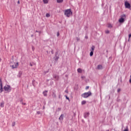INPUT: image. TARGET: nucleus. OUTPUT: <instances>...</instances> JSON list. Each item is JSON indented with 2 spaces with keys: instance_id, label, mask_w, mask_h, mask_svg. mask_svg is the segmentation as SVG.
Masks as SVG:
<instances>
[{
  "instance_id": "f257e3e1",
  "label": "nucleus",
  "mask_w": 131,
  "mask_h": 131,
  "mask_svg": "<svg viewBox=\"0 0 131 131\" xmlns=\"http://www.w3.org/2000/svg\"><path fill=\"white\" fill-rule=\"evenodd\" d=\"M90 96H92V92L91 91H89L88 92H85L81 94V97L82 98H89Z\"/></svg>"
},
{
  "instance_id": "f03ea898",
  "label": "nucleus",
  "mask_w": 131,
  "mask_h": 131,
  "mask_svg": "<svg viewBox=\"0 0 131 131\" xmlns=\"http://www.w3.org/2000/svg\"><path fill=\"white\" fill-rule=\"evenodd\" d=\"M73 12L71 11V9L66 10L64 11V15L66 17H70V15H72Z\"/></svg>"
},
{
  "instance_id": "7ed1b4c3",
  "label": "nucleus",
  "mask_w": 131,
  "mask_h": 131,
  "mask_svg": "<svg viewBox=\"0 0 131 131\" xmlns=\"http://www.w3.org/2000/svg\"><path fill=\"white\" fill-rule=\"evenodd\" d=\"M60 57V54H59V52H58V51H57L55 53V56L53 57L54 60H55L56 61V62H57L58 61V60H59V57Z\"/></svg>"
},
{
  "instance_id": "20e7f679",
  "label": "nucleus",
  "mask_w": 131,
  "mask_h": 131,
  "mask_svg": "<svg viewBox=\"0 0 131 131\" xmlns=\"http://www.w3.org/2000/svg\"><path fill=\"white\" fill-rule=\"evenodd\" d=\"M4 90L5 91H8V93H10V92H11V91H12V88L11 87L10 85H7V86H5L4 87Z\"/></svg>"
},
{
  "instance_id": "39448f33",
  "label": "nucleus",
  "mask_w": 131,
  "mask_h": 131,
  "mask_svg": "<svg viewBox=\"0 0 131 131\" xmlns=\"http://www.w3.org/2000/svg\"><path fill=\"white\" fill-rule=\"evenodd\" d=\"M130 4H129V3H128V2L127 1H125V8H126V9H130Z\"/></svg>"
},
{
  "instance_id": "423d86ee",
  "label": "nucleus",
  "mask_w": 131,
  "mask_h": 131,
  "mask_svg": "<svg viewBox=\"0 0 131 131\" xmlns=\"http://www.w3.org/2000/svg\"><path fill=\"white\" fill-rule=\"evenodd\" d=\"M53 77L54 78V81H59V75L57 74H53Z\"/></svg>"
},
{
  "instance_id": "0eeeda50",
  "label": "nucleus",
  "mask_w": 131,
  "mask_h": 131,
  "mask_svg": "<svg viewBox=\"0 0 131 131\" xmlns=\"http://www.w3.org/2000/svg\"><path fill=\"white\" fill-rule=\"evenodd\" d=\"M90 112H85L83 114L84 118L86 119L87 117H90Z\"/></svg>"
},
{
  "instance_id": "6e6552de",
  "label": "nucleus",
  "mask_w": 131,
  "mask_h": 131,
  "mask_svg": "<svg viewBox=\"0 0 131 131\" xmlns=\"http://www.w3.org/2000/svg\"><path fill=\"white\" fill-rule=\"evenodd\" d=\"M52 98L53 99H56L57 98V96L56 95V91L52 92Z\"/></svg>"
},
{
  "instance_id": "1a4fd4ad",
  "label": "nucleus",
  "mask_w": 131,
  "mask_h": 131,
  "mask_svg": "<svg viewBox=\"0 0 131 131\" xmlns=\"http://www.w3.org/2000/svg\"><path fill=\"white\" fill-rule=\"evenodd\" d=\"M97 69H98V70H101L103 69V66H102V64L98 65Z\"/></svg>"
},
{
  "instance_id": "9d476101",
  "label": "nucleus",
  "mask_w": 131,
  "mask_h": 131,
  "mask_svg": "<svg viewBox=\"0 0 131 131\" xmlns=\"http://www.w3.org/2000/svg\"><path fill=\"white\" fill-rule=\"evenodd\" d=\"M119 23H123V22H124V18H123V17H121L119 19Z\"/></svg>"
},
{
  "instance_id": "9b49d317",
  "label": "nucleus",
  "mask_w": 131,
  "mask_h": 131,
  "mask_svg": "<svg viewBox=\"0 0 131 131\" xmlns=\"http://www.w3.org/2000/svg\"><path fill=\"white\" fill-rule=\"evenodd\" d=\"M18 65H19V63L18 62H16L14 66H12L13 69H15V68H17Z\"/></svg>"
},
{
  "instance_id": "f8f14e48",
  "label": "nucleus",
  "mask_w": 131,
  "mask_h": 131,
  "mask_svg": "<svg viewBox=\"0 0 131 131\" xmlns=\"http://www.w3.org/2000/svg\"><path fill=\"white\" fill-rule=\"evenodd\" d=\"M64 119V114H61L59 118V120H63Z\"/></svg>"
},
{
  "instance_id": "ddd939ff",
  "label": "nucleus",
  "mask_w": 131,
  "mask_h": 131,
  "mask_svg": "<svg viewBox=\"0 0 131 131\" xmlns=\"http://www.w3.org/2000/svg\"><path fill=\"white\" fill-rule=\"evenodd\" d=\"M47 93H48V91L47 90H45V91L43 92L42 94L44 97H47V96H48V94Z\"/></svg>"
},
{
  "instance_id": "4468645a",
  "label": "nucleus",
  "mask_w": 131,
  "mask_h": 131,
  "mask_svg": "<svg viewBox=\"0 0 131 131\" xmlns=\"http://www.w3.org/2000/svg\"><path fill=\"white\" fill-rule=\"evenodd\" d=\"M0 107H1V108H4V107H5V102L2 101V102L1 103Z\"/></svg>"
},
{
  "instance_id": "2eb2a0df",
  "label": "nucleus",
  "mask_w": 131,
  "mask_h": 131,
  "mask_svg": "<svg viewBox=\"0 0 131 131\" xmlns=\"http://www.w3.org/2000/svg\"><path fill=\"white\" fill-rule=\"evenodd\" d=\"M32 85L35 88V86L36 85V82L35 81V80H32Z\"/></svg>"
},
{
  "instance_id": "dca6fc26",
  "label": "nucleus",
  "mask_w": 131,
  "mask_h": 131,
  "mask_svg": "<svg viewBox=\"0 0 131 131\" xmlns=\"http://www.w3.org/2000/svg\"><path fill=\"white\" fill-rule=\"evenodd\" d=\"M0 92L1 93H3V91H4V89H3V84H0Z\"/></svg>"
},
{
  "instance_id": "f3484780",
  "label": "nucleus",
  "mask_w": 131,
  "mask_h": 131,
  "mask_svg": "<svg viewBox=\"0 0 131 131\" xmlns=\"http://www.w3.org/2000/svg\"><path fill=\"white\" fill-rule=\"evenodd\" d=\"M23 73L22 72V71H19L18 72V74L17 75L18 77H21V76H22Z\"/></svg>"
},
{
  "instance_id": "a211bd4d",
  "label": "nucleus",
  "mask_w": 131,
  "mask_h": 131,
  "mask_svg": "<svg viewBox=\"0 0 131 131\" xmlns=\"http://www.w3.org/2000/svg\"><path fill=\"white\" fill-rule=\"evenodd\" d=\"M95 46L93 45L91 47V52H94V51H95Z\"/></svg>"
},
{
  "instance_id": "6ab92c4d",
  "label": "nucleus",
  "mask_w": 131,
  "mask_h": 131,
  "mask_svg": "<svg viewBox=\"0 0 131 131\" xmlns=\"http://www.w3.org/2000/svg\"><path fill=\"white\" fill-rule=\"evenodd\" d=\"M77 71V72H78V73H81V72H82V71L81 70V69H80V68L78 69Z\"/></svg>"
},
{
  "instance_id": "aec40b11",
  "label": "nucleus",
  "mask_w": 131,
  "mask_h": 131,
  "mask_svg": "<svg viewBox=\"0 0 131 131\" xmlns=\"http://www.w3.org/2000/svg\"><path fill=\"white\" fill-rule=\"evenodd\" d=\"M56 2L58 4H61V3H63V0H56Z\"/></svg>"
},
{
  "instance_id": "412c9836",
  "label": "nucleus",
  "mask_w": 131,
  "mask_h": 131,
  "mask_svg": "<svg viewBox=\"0 0 131 131\" xmlns=\"http://www.w3.org/2000/svg\"><path fill=\"white\" fill-rule=\"evenodd\" d=\"M107 27L108 28H112L113 27V26H112V25H111V24H108V26H107Z\"/></svg>"
},
{
  "instance_id": "4be33fe9",
  "label": "nucleus",
  "mask_w": 131,
  "mask_h": 131,
  "mask_svg": "<svg viewBox=\"0 0 131 131\" xmlns=\"http://www.w3.org/2000/svg\"><path fill=\"white\" fill-rule=\"evenodd\" d=\"M86 103V101L85 100H83L81 101V105H85Z\"/></svg>"
},
{
  "instance_id": "5701e85b",
  "label": "nucleus",
  "mask_w": 131,
  "mask_h": 131,
  "mask_svg": "<svg viewBox=\"0 0 131 131\" xmlns=\"http://www.w3.org/2000/svg\"><path fill=\"white\" fill-rule=\"evenodd\" d=\"M94 55V52L93 51H91L90 53V57L93 56Z\"/></svg>"
},
{
  "instance_id": "b1692460",
  "label": "nucleus",
  "mask_w": 131,
  "mask_h": 131,
  "mask_svg": "<svg viewBox=\"0 0 131 131\" xmlns=\"http://www.w3.org/2000/svg\"><path fill=\"white\" fill-rule=\"evenodd\" d=\"M43 3L44 4H48L49 3V1H48V0H43Z\"/></svg>"
},
{
  "instance_id": "393cba45",
  "label": "nucleus",
  "mask_w": 131,
  "mask_h": 131,
  "mask_svg": "<svg viewBox=\"0 0 131 131\" xmlns=\"http://www.w3.org/2000/svg\"><path fill=\"white\" fill-rule=\"evenodd\" d=\"M66 98L67 100H68V101L69 102H70V99L69 98V97H68V96H67V95H65Z\"/></svg>"
},
{
  "instance_id": "a878e982",
  "label": "nucleus",
  "mask_w": 131,
  "mask_h": 131,
  "mask_svg": "<svg viewBox=\"0 0 131 131\" xmlns=\"http://www.w3.org/2000/svg\"><path fill=\"white\" fill-rule=\"evenodd\" d=\"M106 34H108V33H110V31L108 30L105 31Z\"/></svg>"
},
{
  "instance_id": "bb28decb",
  "label": "nucleus",
  "mask_w": 131,
  "mask_h": 131,
  "mask_svg": "<svg viewBox=\"0 0 131 131\" xmlns=\"http://www.w3.org/2000/svg\"><path fill=\"white\" fill-rule=\"evenodd\" d=\"M76 39L77 41H79L80 40V38H78V37H76Z\"/></svg>"
},
{
  "instance_id": "cd10ccee",
  "label": "nucleus",
  "mask_w": 131,
  "mask_h": 131,
  "mask_svg": "<svg viewBox=\"0 0 131 131\" xmlns=\"http://www.w3.org/2000/svg\"><path fill=\"white\" fill-rule=\"evenodd\" d=\"M16 125V122H13L12 123V126H15Z\"/></svg>"
},
{
  "instance_id": "c85d7f7f",
  "label": "nucleus",
  "mask_w": 131,
  "mask_h": 131,
  "mask_svg": "<svg viewBox=\"0 0 131 131\" xmlns=\"http://www.w3.org/2000/svg\"><path fill=\"white\" fill-rule=\"evenodd\" d=\"M19 102L20 104H22V103H23V98H20Z\"/></svg>"
},
{
  "instance_id": "c756f323",
  "label": "nucleus",
  "mask_w": 131,
  "mask_h": 131,
  "mask_svg": "<svg viewBox=\"0 0 131 131\" xmlns=\"http://www.w3.org/2000/svg\"><path fill=\"white\" fill-rule=\"evenodd\" d=\"M128 41H129V39L131 38V34H128Z\"/></svg>"
},
{
  "instance_id": "7c9ffc66",
  "label": "nucleus",
  "mask_w": 131,
  "mask_h": 131,
  "mask_svg": "<svg viewBox=\"0 0 131 131\" xmlns=\"http://www.w3.org/2000/svg\"><path fill=\"white\" fill-rule=\"evenodd\" d=\"M35 32H38V33H39V34H40L41 33V31H37V30H36V31H35Z\"/></svg>"
},
{
  "instance_id": "2f4dec72",
  "label": "nucleus",
  "mask_w": 131,
  "mask_h": 131,
  "mask_svg": "<svg viewBox=\"0 0 131 131\" xmlns=\"http://www.w3.org/2000/svg\"><path fill=\"white\" fill-rule=\"evenodd\" d=\"M121 100H120V99L118 98V97L117 99V102H121Z\"/></svg>"
},
{
  "instance_id": "473e14b6",
  "label": "nucleus",
  "mask_w": 131,
  "mask_h": 131,
  "mask_svg": "<svg viewBox=\"0 0 131 131\" xmlns=\"http://www.w3.org/2000/svg\"><path fill=\"white\" fill-rule=\"evenodd\" d=\"M61 107H58V108H57V111L59 112V111H61Z\"/></svg>"
},
{
  "instance_id": "72a5a7b5",
  "label": "nucleus",
  "mask_w": 131,
  "mask_h": 131,
  "mask_svg": "<svg viewBox=\"0 0 131 131\" xmlns=\"http://www.w3.org/2000/svg\"><path fill=\"white\" fill-rule=\"evenodd\" d=\"M123 131H128V127H127V126H126V128Z\"/></svg>"
},
{
  "instance_id": "f704fd0d",
  "label": "nucleus",
  "mask_w": 131,
  "mask_h": 131,
  "mask_svg": "<svg viewBox=\"0 0 131 131\" xmlns=\"http://www.w3.org/2000/svg\"><path fill=\"white\" fill-rule=\"evenodd\" d=\"M37 114H38V115H39V114H41V112H40V111H37Z\"/></svg>"
},
{
  "instance_id": "c9c22d12",
  "label": "nucleus",
  "mask_w": 131,
  "mask_h": 131,
  "mask_svg": "<svg viewBox=\"0 0 131 131\" xmlns=\"http://www.w3.org/2000/svg\"><path fill=\"white\" fill-rule=\"evenodd\" d=\"M89 89H90V86H86L85 87V90H89Z\"/></svg>"
},
{
  "instance_id": "e433bc0d",
  "label": "nucleus",
  "mask_w": 131,
  "mask_h": 131,
  "mask_svg": "<svg viewBox=\"0 0 131 131\" xmlns=\"http://www.w3.org/2000/svg\"><path fill=\"white\" fill-rule=\"evenodd\" d=\"M46 16V17H50V14L47 13Z\"/></svg>"
},
{
  "instance_id": "4c0bfd02",
  "label": "nucleus",
  "mask_w": 131,
  "mask_h": 131,
  "mask_svg": "<svg viewBox=\"0 0 131 131\" xmlns=\"http://www.w3.org/2000/svg\"><path fill=\"white\" fill-rule=\"evenodd\" d=\"M51 54L52 55H54V50H51Z\"/></svg>"
},
{
  "instance_id": "58836bf2",
  "label": "nucleus",
  "mask_w": 131,
  "mask_h": 131,
  "mask_svg": "<svg viewBox=\"0 0 131 131\" xmlns=\"http://www.w3.org/2000/svg\"><path fill=\"white\" fill-rule=\"evenodd\" d=\"M59 99H61V94H59L58 95Z\"/></svg>"
},
{
  "instance_id": "ea45409f",
  "label": "nucleus",
  "mask_w": 131,
  "mask_h": 131,
  "mask_svg": "<svg viewBox=\"0 0 131 131\" xmlns=\"http://www.w3.org/2000/svg\"><path fill=\"white\" fill-rule=\"evenodd\" d=\"M59 35H60V33H59V32H58L57 33V36H59Z\"/></svg>"
},
{
  "instance_id": "a19ab883",
  "label": "nucleus",
  "mask_w": 131,
  "mask_h": 131,
  "mask_svg": "<svg viewBox=\"0 0 131 131\" xmlns=\"http://www.w3.org/2000/svg\"><path fill=\"white\" fill-rule=\"evenodd\" d=\"M120 91H121V90H120V89H118L117 90L118 93H119V92H120Z\"/></svg>"
},
{
  "instance_id": "79ce46f5",
  "label": "nucleus",
  "mask_w": 131,
  "mask_h": 131,
  "mask_svg": "<svg viewBox=\"0 0 131 131\" xmlns=\"http://www.w3.org/2000/svg\"><path fill=\"white\" fill-rule=\"evenodd\" d=\"M64 93H67V94H68V90H65Z\"/></svg>"
},
{
  "instance_id": "37998d69",
  "label": "nucleus",
  "mask_w": 131,
  "mask_h": 131,
  "mask_svg": "<svg viewBox=\"0 0 131 131\" xmlns=\"http://www.w3.org/2000/svg\"><path fill=\"white\" fill-rule=\"evenodd\" d=\"M130 79L129 80V83H131V76H130Z\"/></svg>"
},
{
  "instance_id": "c03bdc74",
  "label": "nucleus",
  "mask_w": 131,
  "mask_h": 131,
  "mask_svg": "<svg viewBox=\"0 0 131 131\" xmlns=\"http://www.w3.org/2000/svg\"><path fill=\"white\" fill-rule=\"evenodd\" d=\"M22 105H24L25 106V105H26V103L25 102H22Z\"/></svg>"
},
{
  "instance_id": "a18cd8bd",
  "label": "nucleus",
  "mask_w": 131,
  "mask_h": 131,
  "mask_svg": "<svg viewBox=\"0 0 131 131\" xmlns=\"http://www.w3.org/2000/svg\"><path fill=\"white\" fill-rule=\"evenodd\" d=\"M32 50L33 51H34V47H33V46L32 47Z\"/></svg>"
},
{
  "instance_id": "49530a36",
  "label": "nucleus",
  "mask_w": 131,
  "mask_h": 131,
  "mask_svg": "<svg viewBox=\"0 0 131 131\" xmlns=\"http://www.w3.org/2000/svg\"><path fill=\"white\" fill-rule=\"evenodd\" d=\"M85 38L86 39H88V38H89V37H88V36H85Z\"/></svg>"
},
{
  "instance_id": "de8ad7c7",
  "label": "nucleus",
  "mask_w": 131,
  "mask_h": 131,
  "mask_svg": "<svg viewBox=\"0 0 131 131\" xmlns=\"http://www.w3.org/2000/svg\"><path fill=\"white\" fill-rule=\"evenodd\" d=\"M49 73V71L45 72V74H47V73Z\"/></svg>"
},
{
  "instance_id": "09e8293b",
  "label": "nucleus",
  "mask_w": 131,
  "mask_h": 131,
  "mask_svg": "<svg viewBox=\"0 0 131 131\" xmlns=\"http://www.w3.org/2000/svg\"><path fill=\"white\" fill-rule=\"evenodd\" d=\"M0 83H1V84H3V83H2V79L0 78Z\"/></svg>"
},
{
  "instance_id": "8fccbe9b",
  "label": "nucleus",
  "mask_w": 131,
  "mask_h": 131,
  "mask_svg": "<svg viewBox=\"0 0 131 131\" xmlns=\"http://www.w3.org/2000/svg\"><path fill=\"white\" fill-rule=\"evenodd\" d=\"M30 66L32 67V66H33V65H32V63H30Z\"/></svg>"
},
{
  "instance_id": "3c124183",
  "label": "nucleus",
  "mask_w": 131,
  "mask_h": 131,
  "mask_svg": "<svg viewBox=\"0 0 131 131\" xmlns=\"http://www.w3.org/2000/svg\"><path fill=\"white\" fill-rule=\"evenodd\" d=\"M17 4H18V5L20 4V1H18Z\"/></svg>"
},
{
  "instance_id": "603ef678",
  "label": "nucleus",
  "mask_w": 131,
  "mask_h": 131,
  "mask_svg": "<svg viewBox=\"0 0 131 131\" xmlns=\"http://www.w3.org/2000/svg\"><path fill=\"white\" fill-rule=\"evenodd\" d=\"M43 104H44V106H45V105H46V102L44 101V102H43Z\"/></svg>"
},
{
  "instance_id": "864d4df0",
  "label": "nucleus",
  "mask_w": 131,
  "mask_h": 131,
  "mask_svg": "<svg viewBox=\"0 0 131 131\" xmlns=\"http://www.w3.org/2000/svg\"><path fill=\"white\" fill-rule=\"evenodd\" d=\"M82 122L83 123H84V120H82Z\"/></svg>"
},
{
  "instance_id": "5fc2aeb1",
  "label": "nucleus",
  "mask_w": 131,
  "mask_h": 131,
  "mask_svg": "<svg viewBox=\"0 0 131 131\" xmlns=\"http://www.w3.org/2000/svg\"><path fill=\"white\" fill-rule=\"evenodd\" d=\"M45 105L43 106L42 109L44 110L45 109Z\"/></svg>"
},
{
  "instance_id": "6e6d98bb",
  "label": "nucleus",
  "mask_w": 131,
  "mask_h": 131,
  "mask_svg": "<svg viewBox=\"0 0 131 131\" xmlns=\"http://www.w3.org/2000/svg\"><path fill=\"white\" fill-rule=\"evenodd\" d=\"M46 52L47 53V54H49V51H46Z\"/></svg>"
},
{
  "instance_id": "4d7b16f0",
  "label": "nucleus",
  "mask_w": 131,
  "mask_h": 131,
  "mask_svg": "<svg viewBox=\"0 0 131 131\" xmlns=\"http://www.w3.org/2000/svg\"><path fill=\"white\" fill-rule=\"evenodd\" d=\"M0 62H2V58H0Z\"/></svg>"
},
{
  "instance_id": "13d9d810",
  "label": "nucleus",
  "mask_w": 131,
  "mask_h": 131,
  "mask_svg": "<svg viewBox=\"0 0 131 131\" xmlns=\"http://www.w3.org/2000/svg\"><path fill=\"white\" fill-rule=\"evenodd\" d=\"M32 36H33V35H31V37H32Z\"/></svg>"
},
{
  "instance_id": "bf43d9fd",
  "label": "nucleus",
  "mask_w": 131,
  "mask_h": 131,
  "mask_svg": "<svg viewBox=\"0 0 131 131\" xmlns=\"http://www.w3.org/2000/svg\"><path fill=\"white\" fill-rule=\"evenodd\" d=\"M106 53H108V50H106Z\"/></svg>"
},
{
  "instance_id": "052dcab7",
  "label": "nucleus",
  "mask_w": 131,
  "mask_h": 131,
  "mask_svg": "<svg viewBox=\"0 0 131 131\" xmlns=\"http://www.w3.org/2000/svg\"><path fill=\"white\" fill-rule=\"evenodd\" d=\"M124 101H125V98L124 99Z\"/></svg>"
},
{
  "instance_id": "680f3d73",
  "label": "nucleus",
  "mask_w": 131,
  "mask_h": 131,
  "mask_svg": "<svg viewBox=\"0 0 131 131\" xmlns=\"http://www.w3.org/2000/svg\"><path fill=\"white\" fill-rule=\"evenodd\" d=\"M124 16L125 17V15H124Z\"/></svg>"
},
{
  "instance_id": "e2e57ef3",
  "label": "nucleus",
  "mask_w": 131,
  "mask_h": 131,
  "mask_svg": "<svg viewBox=\"0 0 131 131\" xmlns=\"http://www.w3.org/2000/svg\"><path fill=\"white\" fill-rule=\"evenodd\" d=\"M106 131H109V130H106Z\"/></svg>"
},
{
  "instance_id": "0e129e2a",
  "label": "nucleus",
  "mask_w": 131,
  "mask_h": 131,
  "mask_svg": "<svg viewBox=\"0 0 131 131\" xmlns=\"http://www.w3.org/2000/svg\"><path fill=\"white\" fill-rule=\"evenodd\" d=\"M71 131H73V130H72Z\"/></svg>"
}]
</instances>
